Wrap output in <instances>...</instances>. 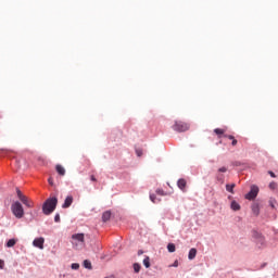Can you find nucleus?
Segmentation results:
<instances>
[{"label": "nucleus", "mask_w": 278, "mask_h": 278, "mask_svg": "<svg viewBox=\"0 0 278 278\" xmlns=\"http://www.w3.org/2000/svg\"><path fill=\"white\" fill-rule=\"evenodd\" d=\"M257 194H260V188L255 185H252L250 192L245 194V199L248 201H253L254 199H257Z\"/></svg>", "instance_id": "nucleus-5"}, {"label": "nucleus", "mask_w": 278, "mask_h": 278, "mask_svg": "<svg viewBox=\"0 0 278 278\" xmlns=\"http://www.w3.org/2000/svg\"><path fill=\"white\" fill-rule=\"evenodd\" d=\"M55 170L59 175H61V177H64V175H66V169L62 165H56Z\"/></svg>", "instance_id": "nucleus-13"}, {"label": "nucleus", "mask_w": 278, "mask_h": 278, "mask_svg": "<svg viewBox=\"0 0 278 278\" xmlns=\"http://www.w3.org/2000/svg\"><path fill=\"white\" fill-rule=\"evenodd\" d=\"M217 179H218V181H220L223 184V181H224L223 176H218Z\"/></svg>", "instance_id": "nucleus-38"}, {"label": "nucleus", "mask_w": 278, "mask_h": 278, "mask_svg": "<svg viewBox=\"0 0 278 278\" xmlns=\"http://www.w3.org/2000/svg\"><path fill=\"white\" fill-rule=\"evenodd\" d=\"M252 238H254L258 247H264V244H266V240L264 239V236H262V233L257 231L252 232Z\"/></svg>", "instance_id": "nucleus-6"}, {"label": "nucleus", "mask_w": 278, "mask_h": 278, "mask_svg": "<svg viewBox=\"0 0 278 278\" xmlns=\"http://www.w3.org/2000/svg\"><path fill=\"white\" fill-rule=\"evenodd\" d=\"M143 265L146 266V268H151V262H150L149 256L144 257Z\"/></svg>", "instance_id": "nucleus-23"}, {"label": "nucleus", "mask_w": 278, "mask_h": 278, "mask_svg": "<svg viewBox=\"0 0 278 278\" xmlns=\"http://www.w3.org/2000/svg\"><path fill=\"white\" fill-rule=\"evenodd\" d=\"M214 134H216V136H224L225 135V129H223V128H215L214 129Z\"/></svg>", "instance_id": "nucleus-22"}, {"label": "nucleus", "mask_w": 278, "mask_h": 278, "mask_svg": "<svg viewBox=\"0 0 278 278\" xmlns=\"http://www.w3.org/2000/svg\"><path fill=\"white\" fill-rule=\"evenodd\" d=\"M268 175H270L273 178L277 177V175H275L271 170L268 172Z\"/></svg>", "instance_id": "nucleus-36"}, {"label": "nucleus", "mask_w": 278, "mask_h": 278, "mask_svg": "<svg viewBox=\"0 0 278 278\" xmlns=\"http://www.w3.org/2000/svg\"><path fill=\"white\" fill-rule=\"evenodd\" d=\"M16 194H17V199H21L22 197L25 195V194H23V192L18 188H16Z\"/></svg>", "instance_id": "nucleus-27"}, {"label": "nucleus", "mask_w": 278, "mask_h": 278, "mask_svg": "<svg viewBox=\"0 0 278 278\" xmlns=\"http://www.w3.org/2000/svg\"><path fill=\"white\" fill-rule=\"evenodd\" d=\"M224 138L231 140V147H237L238 139L236 137H233V135H224Z\"/></svg>", "instance_id": "nucleus-12"}, {"label": "nucleus", "mask_w": 278, "mask_h": 278, "mask_svg": "<svg viewBox=\"0 0 278 278\" xmlns=\"http://www.w3.org/2000/svg\"><path fill=\"white\" fill-rule=\"evenodd\" d=\"M54 223H60V214H56V215L54 216Z\"/></svg>", "instance_id": "nucleus-33"}, {"label": "nucleus", "mask_w": 278, "mask_h": 278, "mask_svg": "<svg viewBox=\"0 0 278 278\" xmlns=\"http://www.w3.org/2000/svg\"><path fill=\"white\" fill-rule=\"evenodd\" d=\"M167 251H168V253H175V251H176L175 243H168Z\"/></svg>", "instance_id": "nucleus-20"}, {"label": "nucleus", "mask_w": 278, "mask_h": 278, "mask_svg": "<svg viewBox=\"0 0 278 278\" xmlns=\"http://www.w3.org/2000/svg\"><path fill=\"white\" fill-rule=\"evenodd\" d=\"M228 199H231V195H229Z\"/></svg>", "instance_id": "nucleus-41"}, {"label": "nucleus", "mask_w": 278, "mask_h": 278, "mask_svg": "<svg viewBox=\"0 0 278 278\" xmlns=\"http://www.w3.org/2000/svg\"><path fill=\"white\" fill-rule=\"evenodd\" d=\"M71 205H73V195H67L65 198L64 203L62 204L63 210L68 208Z\"/></svg>", "instance_id": "nucleus-8"}, {"label": "nucleus", "mask_w": 278, "mask_h": 278, "mask_svg": "<svg viewBox=\"0 0 278 278\" xmlns=\"http://www.w3.org/2000/svg\"><path fill=\"white\" fill-rule=\"evenodd\" d=\"M33 245L36 247L37 249H45V238H36L33 241Z\"/></svg>", "instance_id": "nucleus-7"}, {"label": "nucleus", "mask_w": 278, "mask_h": 278, "mask_svg": "<svg viewBox=\"0 0 278 278\" xmlns=\"http://www.w3.org/2000/svg\"><path fill=\"white\" fill-rule=\"evenodd\" d=\"M71 267H72V270H79V264L78 263H73Z\"/></svg>", "instance_id": "nucleus-26"}, {"label": "nucleus", "mask_w": 278, "mask_h": 278, "mask_svg": "<svg viewBox=\"0 0 278 278\" xmlns=\"http://www.w3.org/2000/svg\"><path fill=\"white\" fill-rule=\"evenodd\" d=\"M16 242H18L17 239H10V240L7 242L5 247H7L8 249H12V247H15V245H16Z\"/></svg>", "instance_id": "nucleus-17"}, {"label": "nucleus", "mask_w": 278, "mask_h": 278, "mask_svg": "<svg viewBox=\"0 0 278 278\" xmlns=\"http://www.w3.org/2000/svg\"><path fill=\"white\" fill-rule=\"evenodd\" d=\"M156 194H160L161 197H164V190L163 189H156Z\"/></svg>", "instance_id": "nucleus-31"}, {"label": "nucleus", "mask_w": 278, "mask_h": 278, "mask_svg": "<svg viewBox=\"0 0 278 278\" xmlns=\"http://www.w3.org/2000/svg\"><path fill=\"white\" fill-rule=\"evenodd\" d=\"M20 201L25 205L26 207H34V202L29 201V199L24 195L20 199Z\"/></svg>", "instance_id": "nucleus-10"}, {"label": "nucleus", "mask_w": 278, "mask_h": 278, "mask_svg": "<svg viewBox=\"0 0 278 278\" xmlns=\"http://www.w3.org/2000/svg\"><path fill=\"white\" fill-rule=\"evenodd\" d=\"M188 257H189V260H194V257H197V249L192 248L189 251Z\"/></svg>", "instance_id": "nucleus-19"}, {"label": "nucleus", "mask_w": 278, "mask_h": 278, "mask_svg": "<svg viewBox=\"0 0 278 278\" xmlns=\"http://www.w3.org/2000/svg\"><path fill=\"white\" fill-rule=\"evenodd\" d=\"M49 184L51 185V186H53V180L51 179V178H49Z\"/></svg>", "instance_id": "nucleus-39"}, {"label": "nucleus", "mask_w": 278, "mask_h": 278, "mask_svg": "<svg viewBox=\"0 0 278 278\" xmlns=\"http://www.w3.org/2000/svg\"><path fill=\"white\" fill-rule=\"evenodd\" d=\"M252 212L255 214V216H260V204L254 203L252 204Z\"/></svg>", "instance_id": "nucleus-16"}, {"label": "nucleus", "mask_w": 278, "mask_h": 278, "mask_svg": "<svg viewBox=\"0 0 278 278\" xmlns=\"http://www.w3.org/2000/svg\"><path fill=\"white\" fill-rule=\"evenodd\" d=\"M177 186H178L179 190H181L182 192H186V186H188V182L186 181V179L180 178L177 181Z\"/></svg>", "instance_id": "nucleus-9"}, {"label": "nucleus", "mask_w": 278, "mask_h": 278, "mask_svg": "<svg viewBox=\"0 0 278 278\" xmlns=\"http://www.w3.org/2000/svg\"><path fill=\"white\" fill-rule=\"evenodd\" d=\"M72 244L75 249H80L86 247V237L84 233H74L72 235Z\"/></svg>", "instance_id": "nucleus-3"}, {"label": "nucleus", "mask_w": 278, "mask_h": 278, "mask_svg": "<svg viewBox=\"0 0 278 278\" xmlns=\"http://www.w3.org/2000/svg\"><path fill=\"white\" fill-rule=\"evenodd\" d=\"M11 212L15 218H23V216H25L23 204H21L18 201H15L11 204Z\"/></svg>", "instance_id": "nucleus-2"}, {"label": "nucleus", "mask_w": 278, "mask_h": 278, "mask_svg": "<svg viewBox=\"0 0 278 278\" xmlns=\"http://www.w3.org/2000/svg\"><path fill=\"white\" fill-rule=\"evenodd\" d=\"M90 179H91V181H97V177H94V175H91Z\"/></svg>", "instance_id": "nucleus-37"}, {"label": "nucleus", "mask_w": 278, "mask_h": 278, "mask_svg": "<svg viewBox=\"0 0 278 278\" xmlns=\"http://www.w3.org/2000/svg\"><path fill=\"white\" fill-rule=\"evenodd\" d=\"M277 203V200H275V199H270L269 200V205H270V207H273L274 210H275V204Z\"/></svg>", "instance_id": "nucleus-29"}, {"label": "nucleus", "mask_w": 278, "mask_h": 278, "mask_svg": "<svg viewBox=\"0 0 278 278\" xmlns=\"http://www.w3.org/2000/svg\"><path fill=\"white\" fill-rule=\"evenodd\" d=\"M110 218H112V213L110 211L104 212L102 215L103 223H108V220H110Z\"/></svg>", "instance_id": "nucleus-15"}, {"label": "nucleus", "mask_w": 278, "mask_h": 278, "mask_svg": "<svg viewBox=\"0 0 278 278\" xmlns=\"http://www.w3.org/2000/svg\"><path fill=\"white\" fill-rule=\"evenodd\" d=\"M150 200L152 201V203H157V198L153 193L150 194Z\"/></svg>", "instance_id": "nucleus-28"}, {"label": "nucleus", "mask_w": 278, "mask_h": 278, "mask_svg": "<svg viewBox=\"0 0 278 278\" xmlns=\"http://www.w3.org/2000/svg\"><path fill=\"white\" fill-rule=\"evenodd\" d=\"M172 266H174V268H177V266H179V261H175Z\"/></svg>", "instance_id": "nucleus-35"}, {"label": "nucleus", "mask_w": 278, "mask_h": 278, "mask_svg": "<svg viewBox=\"0 0 278 278\" xmlns=\"http://www.w3.org/2000/svg\"><path fill=\"white\" fill-rule=\"evenodd\" d=\"M136 153L138 157H142V150L141 149H136Z\"/></svg>", "instance_id": "nucleus-30"}, {"label": "nucleus", "mask_w": 278, "mask_h": 278, "mask_svg": "<svg viewBox=\"0 0 278 278\" xmlns=\"http://www.w3.org/2000/svg\"><path fill=\"white\" fill-rule=\"evenodd\" d=\"M134 270H135V273H140V264L135 263L134 264Z\"/></svg>", "instance_id": "nucleus-25"}, {"label": "nucleus", "mask_w": 278, "mask_h": 278, "mask_svg": "<svg viewBox=\"0 0 278 278\" xmlns=\"http://www.w3.org/2000/svg\"><path fill=\"white\" fill-rule=\"evenodd\" d=\"M233 188H236V184L226 185L227 192H230V194H235L236 191H233Z\"/></svg>", "instance_id": "nucleus-18"}, {"label": "nucleus", "mask_w": 278, "mask_h": 278, "mask_svg": "<svg viewBox=\"0 0 278 278\" xmlns=\"http://www.w3.org/2000/svg\"><path fill=\"white\" fill-rule=\"evenodd\" d=\"M230 208L233 211V212H240L241 210V206L238 202H236V200H233L231 203H230Z\"/></svg>", "instance_id": "nucleus-14"}, {"label": "nucleus", "mask_w": 278, "mask_h": 278, "mask_svg": "<svg viewBox=\"0 0 278 278\" xmlns=\"http://www.w3.org/2000/svg\"><path fill=\"white\" fill-rule=\"evenodd\" d=\"M173 129L174 131H178V132L188 131V129H190V124L186 122H175Z\"/></svg>", "instance_id": "nucleus-4"}, {"label": "nucleus", "mask_w": 278, "mask_h": 278, "mask_svg": "<svg viewBox=\"0 0 278 278\" xmlns=\"http://www.w3.org/2000/svg\"><path fill=\"white\" fill-rule=\"evenodd\" d=\"M58 207V198H49L46 200V202L42 205V212L46 216H49L50 214H53L55 212V208Z\"/></svg>", "instance_id": "nucleus-1"}, {"label": "nucleus", "mask_w": 278, "mask_h": 278, "mask_svg": "<svg viewBox=\"0 0 278 278\" xmlns=\"http://www.w3.org/2000/svg\"><path fill=\"white\" fill-rule=\"evenodd\" d=\"M84 267L87 268L88 270H92V263H90V261L88 260H85Z\"/></svg>", "instance_id": "nucleus-21"}, {"label": "nucleus", "mask_w": 278, "mask_h": 278, "mask_svg": "<svg viewBox=\"0 0 278 278\" xmlns=\"http://www.w3.org/2000/svg\"><path fill=\"white\" fill-rule=\"evenodd\" d=\"M3 266H5V263L3 262V260H0V269H3Z\"/></svg>", "instance_id": "nucleus-34"}, {"label": "nucleus", "mask_w": 278, "mask_h": 278, "mask_svg": "<svg viewBox=\"0 0 278 278\" xmlns=\"http://www.w3.org/2000/svg\"><path fill=\"white\" fill-rule=\"evenodd\" d=\"M142 253H144L142 250L138 251V255H142Z\"/></svg>", "instance_id": "nucleus-40"}, {"label": "nucleus", "mask_w": 278, "mask_h": 278, "mask_svg": "<svg viewBox=\"0 0 278 278\" xmlns=\"http://www.w3.org/2000/svg\"><path fill=\"white\" fill-rule=\"evenodd\" d=\"M218 173H227V167H220V168L218 169Z\"/></svg>", "instance_id": "nucleus-32"}, {"label": "nucleus", "mask_w": 278, "mask_h": 278, "mask_svg": "<svg viewBox=\"0 0 278 278\" xmlns=\"http://www.w3.org/2000/svg\"><path fill=\"white\" fill-rule=\"evenodd\" d=\"M20 201L25 205L26 207H34V202L29 201V199L24 195L20 199Z\"/></svg>", "instance_id": "nucleus-11"}, {"label": "nucleus", "mask_w": 278, "mask_h": 278, "mask_svg": "<svg viewBox=\"0 0 278 278\" xmlns=\"http://www.w3.org/2000/svg\"><path fill=\"white\" fill-rule=\"evenodd\" d=\"M269 190H277V182L271 181V182L269 184Z\"/></svg>", "instance_id": "nucleus-24"}]
</instances>
